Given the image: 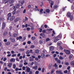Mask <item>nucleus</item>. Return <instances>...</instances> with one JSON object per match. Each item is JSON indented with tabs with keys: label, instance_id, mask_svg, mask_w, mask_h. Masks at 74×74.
I'll return each mask as SVG.
<instances>
[{
	"label": "nucleus",
	"instance_id": "nucleus-1",
	"mask_svg": "<svg viewBox=\"0 0 74 74\" xmlns=\"http://www.w3.org/2000/svg\"><path fill=\"white\" fill-rule=\"evenodd\" d=\"M66 17L68 18H69L71 21H72L73 19V16L72 15H71L70 12H68L67 13Z\"/></svg>",
	"mask_w": 74,
	"mask_h": 74
},
{
	"label": "nucleus",
	"instance_id": "nucleus-2",
	"mask_svg": "<svg viewBox=\"0 0 74 74\" xmlns=\"http://www.w3.org/2000/svg\"><path fill=\"white\" fill-rule=\"evenodd\" d=\"M49 1V2L51 3V7L52 8V5H53L54 2L52 1L51 0H48Z\"/></svg>",
	"mask_w": 74,
	"mask_h": 74
},
{
	"label": "nucleus",
	"instance_id": "nucleus-3",
	"mask_svg": "<svg viewBox=\"0 0 74 74\" xmlns=\"http://www.w3.org/2000/svg\"><path fill=\"white\" fill-rule=\"evenodd\" d=\"M12 16V14L11 13H9L8 14V18L7 20L8 21L10 19V18Z\"/></svg>",
	"mask_w": 74,
	"mask_h": 74
},
{
	"label": "nucleus",
	"instance_id": "nucleus-4",
	"mask_svg": "<svg viewBox=\"0 0 74 74\" xmlns=\"http://www.w3.org/2000/svg\"><path fill=\"white\" fill-rule=\"evenodd\" d=\"M56 37H57L58 39L59 40H60V39H61L62 37V35L61 34H59V35H58L57 36H56Z\"/></svg>",
	"mask_w": 74,
	"mask_h": 74
},
{
	"label": "nucleus",
	"instance_id": "nucleus-5",
	"mask_svg": "<svg viewBox=\"0 0 74 74\" xmlns=\"http://www.w3.org/2000/svg\"><path fill=\"white\" fill-rule=\"evenodd\" d=\"M64 51L67 54H69L70 53V51L69 50L64 49Z\"/></svg>",
	"mask_w": 74,
	"mask_h": 74
},
{
	"label": "nucleus",
	"instance_id": "nucleus-6",
	"mask_svg": "<svg viewBox=\"0 0 74 74\" xmlns=\"http://www.w3.org/2000/svg\"><path fill=\"white\" fill-rule=\"evenodd\" d=\"M27 68L26 71L27 72H29L31 71V69L29 67H27V66H26Z\"/></svg>",
	"mask_w": 74,
	"mask_h": 74
},
{
	"label": "nucleus",
	"instance_id": "nucleus-7",
	"mask_svg": "<svg viewBox=\"0 0 74 74\" xmlns=\"http://www.w3.org/2000/svg\"><path fill=\"white\" fill-rule=\"evenodd\" d=\"M15 18V17L14 16H13L10 17V20L11 21H12Z\"/></svg>",
	"mask_w": 74,
	"mask_h": 74
},
{
	"label": "nucleus",
	"instance_id": "nucleus-8",
	"mask_svg": "<svg viewBox=\"0 0 74 74\" xmlns=\"http://www.w3.org/2000/svg\"><path fill=\"white\" fill-rule=\"evenodd\" d=\"M19 20H20V18H19L17 17L14 19V22L16 23V22H18Z\"/></svg>",
	"mask_w": 74,
	"mask_h": 74
},
{
	"label": "nucleus",
	"instance_id": "nucleus-9",
	"mask_svg": "<svg viewBox=\"0 0 74 74\" xmlns=\"http://www.w3.org/2000/svg\"><path fill=\"white\" fill-rule=\"evenodd\" d=\"M10 44H11V42L10 41L8 42L5 43V45H7V46L10 45Z\"/></svg>",
	"mask_w": 74,
	"mask_h": 74
},
{
	"label": "nucleus",
	"instance_id": "nucleus-10",
	"mask_svg": "<svg viewBox=\"0 0 74 74\" xmlns=\"http://www.w3.org/2000/svg\"><path fill=\"white\" fill-rule=\"evenodd\" d=\"M59 40H58L57 38L56 37L54 40V42L55 43H56L57 41H58Z\"/></svg>",
	"mask_w": 74,
	"mask_h": 74
},
{
	"label": "nucleus",
	"instance_id": "nucleus-11",
	"mask_svg": "<svg viewBox=\"0 0 74 74\" xmlns=\"http://www.w3.org/2000/svg\"><path fill=\"white\" fill-rule=\"evenodd\" d=\"M22 39L23 38L22 36H20L19 37H17L16 39L17 40H18L19 39Z\"/></svg>",
	"mask_w": 74,
	"mask_h": 74
},
{
	"label": "nucleus",
	"instance_id": "nucleus-12",
	"mask_svg": "<svg viewBox=\"0 0 74 74\" xmlns=\"http://www.w3.org/2000/svg\"><path fill=\"white\" fill-rule=\"evenodd\" d=\"M37 67H38L37 66H35L34 67H32V69H34L35 70H36L37 69Z\"/></svg>",
	"mask_w": 74,
	"mask_h": 74
},
{
	"label": "nucleus",
	"instance_id": "nucleus-13",
	"mask_svg": "<svg viewBox=\"0 0 74 74\" xmlns=\"http://www.w3.org/2000/svg\"><path fill=\"white\" fill-rule=\"evenodd\" d=\"M12 63H10L8 65V66H9V67L11 68V66L12 65Z\"/></svg>",
	"mask_w": 74,
	"mask_h": 74
},
{
	"label": "nucleus",
	"instance_id": "nucleus-14",
	"mask_svg": "<svg viewBox=\"0 0 74 74\" xmlns=\"http://www.w3.org/2000/svg\"><path fill=\"white\" fill-rule=\"evenodd\" d=\"M5 26V23L3 22L2 25V29H3Z\"/></svg>",
	"mask_w": 74,
	"mask_h": 74
},
{
	"label": "nucleus",
	"instance_id": "nucleus-15",
	"mask_svg": "<svg viewBox=\"0 0 74 74\" xmlns=\"http://www.w3.org/2000/svg\"><path fill=\"white\" fill-rule=\"evenodd\" d=\"M43 9H40V14H43Z\"/></svg>",
	"mask_w": 74,
	"mask_h": 74
},
{
	"label": "nucleus",
	"instance_id": "nucleus-16",
	"mask_svg": "<svg viewBox=\"0 0 74 74\" xmlns=\"http://www.w3.org/2000/svg\"><path fill=\"white\" fill-rule=\"evenodd\" d=\"M41 56H43V57H42V59H44V58H45V55L44 54V53H42L41 55Z\"/></svg>",
	"mask_w": 74,
	"mask_h": 74
},
{
	"label": "nucleus",
	"instance_id": "nucleus-17",
	"mask_svg": "<svg viewBox=\"0 0 74 74\" xmlns=\"http://www.w3.org/2000/svg\"><path fill=\"white\" fill-rule=\"evenodd\" d=\"M16 7L17 8H19L20 7V5L19 4H17L16 5Z\"/></svg>",
	"mask_w": 74,
	"mask_h": 74
},
{
	"label": "nucleus",
	"instance_id": "nucleus-18",
	"mask_svg": "<svg viewBox=\"0 0 74 74\" xmlns=\"http://www.w3.org/2000/svg\"><path fill=\"white\" fill-rule=\"evenodd\" d=\"M40 35L43 37H45V35L44 34H43V33H41Z\"/></svg>",
	"mask_w": 74,
	"mask_h": 74
},
{
	"label": "nucleus",
	"instance_id": "nucleus-19",
	"mask_svg": "<svg viewBox=\"0 0 74 74\" xmlns=\"http://www.w3.org/2000/svg\"><path fill=\"white\" fill-rule=\"evenodd\" d=\"M52 65V64H49V70L51 69Z\"/></svg>",
	"mask_w": 74,
	"mask_h": 74
},
{
	"label": "nucleus",
	"instance_id": "nucleus-20",
	"mask_svg": "<svg viewBox=\"0 0 74 74\" xmlns=\"http://www.w3.org/2000/svg\"><path fill=\"white\" fill-rule=\"evenodd\" d=\"M34 10L36 11H39V10L38 9L37 6H35V8Z\"/></svg>",
	"mask_w": 74,
	"mask_h": 74
},
{
	"label": "nucleus",
	"instance_id": "nucleus-21",
	"mask_svg": "<svg viewBox=\"0 0 74 74\" xmlns=\"http://www.w3.org/2000/svg\"><path fill=\"white\" fill-rule=\"evenodd\" d=\"M12 8H13V10H14V11H16V10L17 9L15 6H13L12 7Z\"/></svg>",
	"mask_w": 74,
	"mask_h": 74
},
{
	"label": "nucleus",
	"instance_id": "nucleus-22",
	"mask_svg": "<svg viewBox=\"0 0 74 74\" xmlns=\"http://www.w3.org/2000/svg\"><path fill=\"white\" fill-rule=\"evenodd\" d=\"M35 52L36 53L38 54L39 53V51L38 49H37L35 50Z\"/></svg>",
	"mask_w": 74,
	"mask_h": 74
},
{
	"label": "nucleus",
	"instance_id": "nucleus-23",
	"mask_svg": "<svg viewBox=\"0 0 74 74\" xmlns=\"http://www.w3.org/2000/svg\"><path fill=\"white\" fill-rule=\"evenodd\" d=\"M55 71V70L54 69H53L51 72V74H53V73Z\"/></svg>",
	"mask_w": 74,
	"mask_h": 74
},
{
	"label": "nucleus",
	"instance_id": "nucleus-24",
	"mask_svg": "<svg viewBox=\"0 0 74 74\" xmlns=\"http://www.w3.org/2000/svg\"><path fill=\"white\" fill-rule=\"evenodd\" d=\"M71 66H74V62L72 61L71 62Z\"/></svg>",
	"mask_w": 74,
	"mask_h": 74
},
{
	"label": "nucleus",
	"instance_id": "nucleus-25",
	"mask_svg": "<svg viewBox=\"0 0 74 74\" xmlns=\"http://www.w3.org/2000/svg\"><path fill=\"white\" fill-rule=\"evenodd\" d=\"M50 49L51 51H52L54 50V47H53L51 46L50 47Z\"/></svg>",
	"mask_w": 74,
	"mask_h": 74
},
{
	"label": "nucleus",
	"instance_id": "nucleus-26",
	"mask_svg": "<svg viewBox=\"0 0 74 74\" xmlns=\"http://www.w3.org/2000/svg\"><path fill=\"white\" fill-rule=\"evenodd\" d=\"M13 36L14 37H16L17 36V34H14L13 35Z\"/></svg>",
	"mask_w": 74,
	"mask_h": 74
},
{
	"label": "nucleus",
	"instance_id": "nucleus-27",
	"mask_svg": "<svg viewBox=\"0 0 74 74\" xmlns=\"http://www.w3.org/2000/svg\"><path fill=\"white\" fill-rule=\"evenodd\" d=\"M64 65H66L67 66H69V62H65L64 63Z\"/></svg>",
	"mask_w": 74,
	"mask_h": 74
},
{
	"label": "nucleus",
	"instance_id": "nucleus-28",
	"mask_svg": "<svg viewBox=\"0 0 74 74\" xmlns=\"http://www.w3.org/2000/svg\"><path fill=\"white\" fill-rule=\"evenodd\" d=\"M14 1V0H11L10 1H9V3H10V4L12 3Z\"/></svg>",
	"mask_w": 74,
	"mask_h": 74
},
{
	"label": "nucleus",
	"instance_id": "nucleus-29",
	"mask_svg": "<svg viewBox=\"0 0 74 74\" xmlns=\"http://www.w3.org/2000/svg\"><path fill=\"white\" fill-rule=\"evenodd\" d=\"M8 34V32H5L3 34V35L4 36H6L7 34Z\"/></svg>",
	"mask_w": 74,
	"mask_h": 74
},
{
	"label": "nucleus",
	"instance_id": "nucleus-30",
	"mask_svg": "<svg viewBox=\"0 0 74 74\" xmlns=\"http://www.w3.org/2000/svg\"><path fill=\"white\" fill-rule=\"evenodd\" d=\"M46 12L48 13H49L50 12V10L49 9H47L46 10Z\"/></svg>",
	"mask_w": 74,
	"mask_h": 74
},
{
	"label": "nucleus",
	"instance_id": "nucleus-31",
	"mask_svg": "<svg viewBox=\"0 0 74 74\" xmlns=\"http://www.w3.org/2000/svg\"><path fill=\"white\" fill-rule=\"evenodd\" d=\"M13 68L14 69H15L16 67V65L15 64H14L13 65Z\"/></svg>",
	"mask_w": 74,
	"mask_h": 74
},
{
	"label": "nucleus",
	"instance_id": "nucleus-32",
	"mask_svg": "<svg viewBox=\"0 0 74 74\" xmlns=\"http://www.w3.org/2000/svg\"><path fill=\"white\" fill-rule=\"evenodd\" d=\"M16 10H14L12 12V14L13 15H14L16 13Z\"/></svg>",
	"mask_w": 74,
	"mask_h": 74
},
{
	"label": "nucleus",
	"instance_id": "nucleus-33",
	"mask_svg": "<svg viewBox=\"0 0 74 74\" xmlns=\"http://www.w3.org/2000/svg\"><path fill=\"white\" fill-rule=\"evenodd\" d=\"M15 41V40L14 38H13L11 40V42H14Z\"/></svg>",
	"mask_w": 74,
	"mask_h": 74
},
{
	"label": "nucleus",
	"instance_id": "nucleus-34",
	"mask_svg": "<svg viewBox=\"0 0 74 74\" xmlns=\"http://www.w3.org/2000/svg\"><path fill=\"white\" fill-rule=\"evenodd\" d=\"M30 53V51L29 50H28L26 52V54H29Z\"/></svg>",
	"mask_w": 74,
	"mask_h": 74
},
{
	"label": "nucleus",
	"instance_id": "nucleus-35",
	"mask_svg": "<svg viewBox=\"0 0 74 74\" xmlns=\"http://www.w3.org/2000/svg\"><path fill=\"white\" fill-rule=\"evenodd\" d=\"M64 74H66L68 73V71L67 70L64 71Z\"/></svg>",
	"mask_w": 74,
	"mask_h": 74
},
{
	"label": "nucleus",
	"instance_id": "nucleus-36",
	"mask_svg": "<svg viewBox=\"0 0 74 74\" xmlns=\"http://www.w3.org/2000/svg\"><path fill=\"white\" fill-rule=\"evenodd\" d=\"M36 39V37L34 36H33V37H32V40H34Z\"/></svg>",
	"mask_w": 74,
	"mask_h": 74
},
{
	"label": "nucleus",
	"instance_id": "nucleus-37",
	"mask_svg": "<svg viewBox=\"0 0 74 74\" xmlns=\"http://www.w3.org/2000/svg\"><path fill=\"white\" fill-rule=\"evenodd\" d=\"M72 58H73V57H72V56H71V55H70L69 56V59H70L71 60V59H72Z\"/></svg>",
	"mask_w": 74,
	"mask_h": 74
},
{
	"label": "nucleus",
	"instance_id": "nucleus-38",
	"mask_svg": "<svg viewBox=\"0 0 74 74\" xmlns=\"http://www.w3.org/2000/svg\"><path fill=\"white\" fill-rule=\"evenodd\" d=\"M24 3V1H22L21 4V6H22Z\"/></svg>",
	"mask_w": 74,
	"mask_h": 74
},
{
	"label": "nucleus",
	"instance_id": "nucleus-39",
	"mask_svg": "<svg viewBox=\"0 0 74 74\" xmlns=\"http://www.w3.org/2000/svg\"><path fill=\"white\" fill-rule=\"evenodd\" d=\"M50 40V38H47L46 40V42H47Z\"/></svg>",
	"mask_w": 74,
	"mask_h": 74
},
{
	"label": "nucleus",
	"instance_id": "nucleus-40",
	"mask_svg": "<svg viewBox=\"0 0 74 74\" xmlns=\"http://www.w3.org/2000/svg\"><path fill=\"white\" fill-rule=\"evenodd\" d=\"M58 42V46H60L61 45V42L59 41Z\"/></svg>",
	"mask_w": 74,
	"mask_h": 74
},
{
	"label": "nucleus",
	"instance_id": "nucleus-41",
	"mask_svg": "<svg viewBox=\"0 0 74 74\" xmlns=\"http://www.w3.org/2000/svg\"><path fill=\"white\" fill-rule=\"evenodd\" d=\"M19 50L20 51H24L25 49H20Z\"/></svg>",
	"mask_w": 74,
	"mask_h": 74
},
{
	"label": "nucleus",
	"instance_id": "nucleus-42",
	"mask_svg": "<svg viewBox=\"0 0 74 74\" xmlns=\"http://www.w3.org/2000/svg\"><path fill=\"white\" fill-rule=\"evenodd\" d=\"M23 66V64H20L19 65V67L20 68H22Z\"/></svg>",
	"mask_w": 74,
	"mask_h": 74
},
{
	"label": "nucleus",
	"instance_id": "nucleus-43",
	"mask_svg": "<svg viewBox=\"0 0 74 74\" xmlns=\"http://www.w3.org/2000/svg\"><path fill=\"white\" fill-rule=\"evenodd\" d=\"M40 43V44H42L43 43V42L42 41V40H40L39 42Z\"/></svg>",
	"mask_w": 74,
	"mask_h": 74
},
{
	"label": "nucleus",
	"instance_id": "nucleus-44",
	"mask_svg": "<svg viewBox=\"0 0 74 74\" xmlns=\"http://www.w3.org/2000/svg\"><path fill=\"white\" fill-rule=\"evenodd\" d=\"M57 62L58 63L60 64L61 63V61H60V60H57Z\"/></svg>",
	"mask_w": 74,
	"mask_h": 74
},
{
	"label": "nucleus",
	"instance_id": "nucleus-45",
	"mask_svg": "<svg viewBox=\"0 0 74 74\" xmlns=\"http://www.w3.org/2000/svg\"><path fill=\"white\" fill-rule=\"evenodd\" d=\"M25 21H28V18H27V17H26V16H25Z\"/></svg>",
	"mask_w": 74,
	"mask_h": 74
},
{
	"label": "nucleus",
	"instance_id": "nucleus-46",
	"mask_svg": "<svg viewBox=\"0 0 74 74\" xmlns=\"http://www.w3.org/2000/svg\"><path fill=\"white\" fill-rule=\"evenodd\" d=\"M34 47H35V46H34V45H32L30 47L32 48H34Z\"/></svg>",
	"mask_w": 74,
	"mask_h": 74
},
{
	"label": "nucleus",
	"instance_id": "nucleus-47",
	"mask_svg": "<svg viewBox=\"0 0 74 74\" xmlns=\"http://www.w3.org/2000/svg\"><path fill=\"white\" fill-rule=\"evenodd\" d=\"M57 5H55L53 7L54 8H57Z\"/></svg>",
	"mask_w": 74,
	"mask_h": 74
},
{
	"label": "nucleus",
	"instance_id": "nucleus-48",
	"mask_svg": "<svg viewBox=\"0 0 74 74\" xmlns=\"http://www.w3.org/2000/svg\"><path fill=\"white\" fill-rule=\"evenodd\" d=\"M10 0H7V1H6V2H5V4L6 3H8L9 1Z\"/></svg>",
	"mask_w": 74,
	"mask_h": 74
},
{
	"label": "nucleus",
	"instance_id": "nucleus-49",
	"mask_svg": "<svg viewBox=\"0 0 74 74\" xmlns=\"http://www.w3.org/2000/svg\"><path fill=\"white\" fill-rule=\"evenodd\" d=\"M60 60H63V58L62 56H60Z\"/></svg>",
	"mask_w": 74,
	"mask_h": 74
},
{
	"label": "nucleus",
	"instance_id": "nucleus-50",
	"mask_svg": "<svg viewBox=\"0 0 74 74\" xmlns=\"http://www.w3.org/2000/svg\"><path fill=\"white\" fill-rule=\"evenodd\" d=\"M39 73V71H37L35 72V74H38Z\"/></svg>",
	"mask_w": 74,
	"mask_h": 74
},
{
	"label": "nucleus",
	"instance_id": "nucleus-51",
	"mask_svg": "<svg viewBox=\"0 0 74 74\" xmlns=\"http://www.w3.org/2000/svg\"><path fill=\"white\" fill-rule=\"evenodd\" d=\"M27 31H29L30 30V28H29V27H27Z\"/></svg>",
	"mask_w": 74,
	"mask_h": 74
},
{
	"label": "nucleus",
	"instance_id": "nucleus-52",
	"mask_svg": "<svg viewBox=\"0 0 74 74\" xmlns=\"http://www.w3.org/2000/svg\"><path fill=\"white\" fill-rule=\"evenodd\" d=\"M44 71H45V68H42V72L43 73H44Z\"/></svg>",
	"mask_w": 74,
	"mask_h": 74
},
{
	"label": "nucleus",
	"instance_id": "nucleus-53",
	"mask_svg": "<svg viewBox=\"0 0 74 74\" xmlns=\"http://www.w3.org/2000/svg\"><path fill=\"white\" fill-rule=\"evenodd\" d=\"M16 56V54H14L12 55V57H14L15 56Z\"/></svg>",
	"mask_w": 74,
	"mask_h": 74
},
{
	"label": "nucleus",
	"instance_id": "nucleus-54",
	"mask_svg": "<svg viewBox=\"0 0 74 74\" xmlns=\"http://www.w3.org/2000/svg\"><path fill=\"white\" fill-rule=\"evenodd\" d=\"M31 7V5H29L28 6V8L29 9H30Z\"/></svg>",
	"mask_w": 74,
	"mask_h": 74
},
{
	"label": "nucleus",
	"instance_id": "nucleus-55",
	"mask_svg": "<svg viewBox=\"0 0 74 74\" xmlns=\"http://www.w3.org/2000/svg\"><path fill=\"white\" fill-rule=\"evenodd\" d=\"M23 41L25 40L26 39V37H25V36L23 37Z\"/></svg>",
	"mask_w": 74,
	"mask_h": 74
},
{
	"label": "nucleus",
	"instance_id": "nucleus-56",
	"mask_svg": "<svg viewBox=\"0 0 74 74\" xmlns=\"http://www.w3.org/2000/svg\"><path fill=\"white\" fill-rule=\"evenodd\" d=\"M29 74H33V72L31 71L29 72Z\"/></svg>",
	"mask_w": 74,
	"mask_h": 74
},
{
	"label": "nucleus",
	"instance_id": "nucleus-57",
	"mask_svg": "<svg viewBox=\"0 0 74 74\" xmlns=\"http://www.w3.org/2000/svg\"><path fill=\"white\" fill-rule=\"evenodd\" d=\"M22 69L23 70H25V67L23 66L22 68Z\"/></svg>",
	"mask_w": 74,
	"mask_h": 74
},
{
	"label": "nucleus",
	"instance_id": "nucleus-58",
	"mask_svg": "<svg viewBox=\"0 0 74 74\" xmlns=\"http://www.w3.org/2000/svg\"><path fill=\"white\" fill-rule=\"evenodd\" d=\"M27 43L29 44H30L31 43V42L30 41H28L27 42Z\"/></svg>",
	"mask_w": 74,
	"mask_h": 74
},
{
	"label": "nucleus",
	"instance_id": "nucleus-59",
	"mask_svg": "<svg viewBox=\"0 0 74 74\" xmlns=\"http://www.w3.org/2000/svg\"><path fill=\"white\" fill-rule=\"evenodd\" d=\"M18 68H17V67H16V68L15 69V71H17L18 70Z\"/></svg>",
	"mask_w": 74,
	"mask_h": 74
},
{
	"label": "nucleus",
	"instance_id": "nucleus-60",
	"mask_svg": "<svg viewBox=\"0 0 74 74\" xmlns=\"http://www.w3.org/2000/svg\"><path fill=\"white\" fill-rule=\"evenodd\" d=\"M54 66H55V67H58V66L57 65V64L56 63L55 64V65H54Z\"/></svg>",
	"mask_w": 74,
	"mask_h": 74
},
{
	"label": "nucleus",
	"instance_id": "nucleus-61",
	"mask_svg": "<svg viewBox=\"0 0 74 74\" xmlns=\"http://www.w3.org/2000/svg\"><path fill=\"white\" fill-rule=\"evenodd\" d=\"M6 60H7V58H6L5 57V58H4L3 61H4V62H5V61Z\"/></svg>",
	"mask_w": 74,
	"mask_h": 74
},
{
	"label": "nucleus",
	"instance_id": "nucleus-62",
	"mask_svg": "<svg viewBox=\"0 0 74 74\" xmlns=\"http://www.w3.org/2000/svg\"><path fill=\"white\" fill-rule=\"evenodd\" d=\"M44 27H45V28H46L47 27V25L45 24L44 26Z\"/></svg>",
	"mask_w": 74,
	"mask_h": 74
},
{
	"label": "nucleus",
	"instance_id": "nucleus-63",
	"mask_svg": "<svg viewBox=\"0 0 74 74\" xmlns=\"http://www.w3.org/2000/svg\"><path fill=\"white\" fill-rule=\"evenodd\" d=\"M4 42H6L7 41V40L6 39H5L4 40Z\"/></svg>",
	"mask_w": 74,
	"mask_h": 74
},
{
	"label": "nucleus",
	"instance_id": "nucleus-64",
	"mask_svg": "<svg viewBox=\"0 0 74 74\" xmlns=\"http://www.w3.org/2000/svg\"><path fill=\"white\" fill-rule=\"evenodd\" d=\"M35 60H36V61H37V60H38V59L37 57H36L35 58Z\"/></svg>",
	"mask_w": 74,
	"mask_h": 74
}]
</instances>
